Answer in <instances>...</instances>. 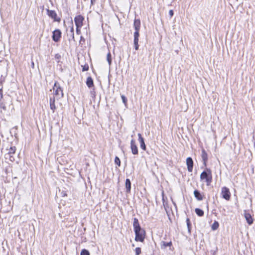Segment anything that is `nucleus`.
<instances>
[{
  "instance_id": "nucleus-12",
  "label": "nucleus",
  "mask_w": 255,
  "mask_h": 255,
  "mask_svg": "<svg viewBox=\"0 0 255 255\" xmlns=\"http://www.w3.org/2000/svg\"><path fill=\"white\" fill-rule=\"evenodd\" d=\"M138 140L140 143V147L144 150L146 149V145L145 144L144 139L141 136V134L140 133H138Z\"/></svg>"
},
{
  "instance_id": "nucleus-6",
  "label": "nucleus",
  "mask_w": 255,
  "mask_h": 255,
  "mask_svg": "<svg viewBox=\"0 0 255 255\" xmlns=\"http://www.w3.org/2000/svg\"><path fill=\"white\" fill-rule=\"evenodd\" d=\"M222 197L223 198L227 200H229L230 199V192L229 189L226 187H224L222 189Z\"/></svg>"
},
{
  "instance_id": "nucleus-4",
  "label": "nucleus",
  "mask_w": 255,
  "mask_h": 255,
  "mask_svg": "<svg viewBox=\"0 0 255 255\" xmlns=\"http://www.w3.org/2000/svg\"><path fill=\"white\" fill-rule=\"evenodd\" d=\"M6 150H7V153L5 154V158L6 159L8 158L11 161H13L15 159L12 156V154H14L15 153V146H11L9 148H7Z\"/></svg>"
},
{
  "instance_id": "nucleus-21",
  "label": "nucleus",
  "mask_w": 255,
  "mask_h": 255,
  "mask_svg": "<svg viewBox=\"0 0 255 255\" xmlns=\"http://www.w3.org/2000/svg\"><path fill=\"white\" fill-rule=\"evenodd\" d=\"M69 34H70L71 37H72V38L74 40V27H73V24L72 22L71 23V26L70 28Z\"/></svg>"
},
{
  "instance_id": "nucleus-15",
  "label": "nucleus",
  "mask_w": 255,
  "mask_h": 255,
  "mask_svg": "<svg viewBox=\"0 0 255 255\" xmlns=\"http://www.w3.org/2000/svg\"><path fill=\"white\" fill-rule=\"evenodd\" d=\"M47 12H48V15L50 17H51L52 18L54 19V20L55 21H58V20L56 19V17L57 16V14L55 11L47 9Z\"/></svg>"
},
{
  "instance_id": "nucleus-2",
  "label": "nucleus",
  "mask_w": 255,
  "mask_h": 255,
  "mask_svg": "<svg viewBox=\"0 0 255 255\" xmlns=\"http://www.w3.org/2000/svg\"><path fill=\"white\" fill-rule=\"evenodd\" d=\"M201 180H205L207 185H209L212 182V173L210 169H207L206 171L202 172L200 175Z\"/></svg>"
},
{
  "instance_id": "nucleus-35",
  "label": "nucleus",
  "mask_w": 255,
  "mask_h": 255,
  "mask_svg": "<svg viewBox=\"0 0 255 255\" xmlns=\"http://www.w3.org/2000/svg\"><path fill=\"white\" fill-rule=\"evenodd\" d=\"M2 98V89H0V101L1 100Z\"/></svg>"
},
{
  "instance_id": "nucleus-39",
  "label": "nucleus",
  "mask_w": 255,
  "mask_h": 255,
  "mask_svg": "<svg viewBox=\"0 0 255 255\" xmlns=\"http://www.w3.org/2000/svg\"><path fill=\"white\" fill-rule=\"evenodd\" d=\"M32 66L33 67H34V63H33V62H32Z\"/></svg>"
},
{
  "instance_id": "nucleus-37",
  "label": "nucleus",
  "mask_w": 255,
  "mask_h": 255,
  "mask_svg": "<svg viewBox=\"0 0 255 255\" xmlns=\"http://www.w3.org/2000/svg\"><path fill=\"white\" fill-rule=\"evenodd\" d=\"M80 28H78L77 27H76V32L78 34H79L81 32Z\"/></svg>"
},
{
  "instance_id": "nucleus-22",
  "label": "nucleus",
  "mask_w": 255,
  "mask_h": 255,
  "mask_svg": "<svg viewBox=\"0 0 255 255\" xmlns=\"http://www.w3.org/2000/svg\"><path fill=\"white\" fill-rule=\"evenodd\" d=\"M219 224L217 221H215L212 225V229L213 230H217L219 227Z\"/></svg>"
},
{
  "instance_id": "nucleus-34",
  "label": "nucleus",
  "mask_w": 255,
  "mask_h": 255,
  "mask_svg": "<svg viewBox=\"0 0 255 255\" xmlns=\"http://www.w3.org/2000/svg\"><path fill=\"white\" fill-rule=\"evenodd\" d=\"M173 10H170L169 11V14L170 16V17H171L173 15Z\"/></svg>"
},
{
  "instance_id": "nucleus-18",
  "label": "nucleus",
  "mask_w": 255,
  "mask_h": 255,
  "mask_svg": "<svg viewBox=\"0 0 255 255\" xmlns=\"http://www.w3.org/2000/svg\"><path fill=\"white\" fill-rule=\"evenodd\" d=\"M171 245H172V242L171 241L169 242H168V243H166L164 241H162L161 242V244H160L161 248L162 249H164L167 247H170V246H171Z\"/></svg>"
},
{
  "instance_id": "nucleus-19",
  "label": "nucleus",
  "mask_w": 255,
  "mask_h": 255,
  "mask_svg": "<svg viewBox=\"0 0 255 255\" xmlns=\"http://www.w3.org/2000/svg\"><path fill=\"white\" fill-rule=\"evenodd\" d=\"M86 84L89 88L94 86L93 80L91 77H88L86 80Z\"/></svg>"
},
{
  "instance_id": "nucleus-13",
  "label": "nucleus",
  "mask_w": 255,
  "mask_h": 255,
  "mask_svg": "<svg viewBox=\"0 0 255 255\" xmlns=\"http://www.w3.org/2000/svg\"><path fill=\"white\" fill-rule=\"evenodd\" d=\"M194 195L195 197L198 201H201L203 199V196L201 195L200 192L197 190H195L194 191Z\"/></svg>"
},
{
  "instance_id": "nucleus-32",
  "label": "nucleus",
  "mask_w": 255,
  "mask_h": 255,
  "mask_svg": "<svg viewBox=\"0 0 255 255\" xmlns=\"http://www.w3.org/2000/svg\"><path fill=\"white\" fill-rule=\"evenodd\" d=\"M0 108L4 110H6V107L5 104L3 103H0Z\"/></svg>"
},
{
  "instance_id": "nucleus-7",
  "label": "nucleus",
  "mask_w": 255,
  "mask_h": 255,
  "mask_svg": "<svg viewBox=\"0 0 255 255\" xmlns=\"http://www.w3.org/2000/svg\"><path fill=\"white\" fill-rule=\"evenodd\" d=\"M61 37V32L59 29H56L53 32L52 39L55 42H58Z\"/></svg>"
},
{
  "instance_id": "nucleus-9",
  "label": "nucleus",
  "mask_w": 255,
  "mask_h": 255,
  "mask_svg": "<svg viewBox=\"0 0 255 255\" xmlns=\"http://www.w3.org/2000/svg\"><path fill=\"white\" fill-rule=\"evenodd\" d=\"M186 164L188 171L190 172H192L193 170V161L191 157H189L186 159Z\"/></svg>"
},
{
  "instance_id": "nucleus-10",
  "label": "nucleus",
  "mask_w": 255,
  "mask_h": 255,
  "mask_svg": "<svg viewBox=\"0 0 255 255\" xmlns=\"http://www.w3.org/2000/svg\"><path fill=\"white\" fill-rule=\"evenodd\" d=\"M130 148L131 150V152L133 154H138V149L137 147L135 144V140L134 139H131L130 141Z\"/></svg>"
},
{
  "instance_id": "nucleus-23",
  "label": "nucleus",
  "mask_w": 255,
  "mask_h": 255,
  "mask_svg": "<svg viewBox=\"0 0 255 255\" xmlns=\"http://www.w3.org/2000/svg\"><path fill=\"white\" fill-rule=\"evenodd\" d=\"M107 60L110 66L112 63V56L110 52H109L107 55Z\"/></svg>"
},
{
  "instance_id": "nucleus-28",
  "label": "nucleus",
  "mask_w": 255,
  "mask_h": 255,
  "mask_svg": "<svg viewBox=\"0 0 255 255\" xmlns=\"http://www.w3.org/2000/svg\"><path fill=\"white\" fill-rule=\"evenodd\" d=\"M55 58L57 60V62H59V60L61 59L60 54L57 53L55 55Z\"/></svg>"
},
{
  "instance_id": "nucleus-30",
  "label": "nucleus",
  "mask_w": 255,
  "mask_h": 255,
  "mask_svg": "<svg viewBox=\"0 0 255 255\" xmlns=\"http://www.w3.org/2000/svg\"><path fill=\"white\" fill-rule=\"evenodd\" d=\"M121 98H122V99L123 102L125 105H126L127 102V98H126L124 95H122V96H121Z\"/></svg>"
},
{
  "instance_id": "nucleus-1",
  "label": "nucleus",
  "mask_w": 255,
  "mask_h": 255,
  "mask_svg": "<svg viewBox=\"0 0 255 255\" xmlns=\"http://www.w3.org/2000/svg\"><path fill=\"white\" fill-rule=\"evenodd\" d=\"M133 227L135 235V240L136 242H143L145 236V232L140 227L137 218L133 219Z\"/></svg>"
},
{
  "instance_id": "nucleus-24",
  "label": "nucleus",
  "mask_w": 255,
  "mask_h": 255,
  "mask_svg": "<svg viewBox=\"0 0 255 255\" xmlns=\"http://www.w3.org/2000/svg\"><path fill=\"white\" fill-rule=\"evenodd\" d=\"M80 255H90V253L88 250L83 249L81 252Z\"/></svg>"
},
{
  "instance_id": "nucleus-27",
  "label": "nucleus",
  "mask_w": 255,
  "mask_h": 255,
  "mask_svg": "<svg viewBox=\"0 0 255 255\" xmlns=\"http://www.w3.org/2000/svg\"><path fill=\"white\" fill-rule=\"evenodd\" d=\"M135 255H139L141 253V249L137 247L135 249Z\"/></svg>"
},
{
  "instance_id": "nucleus-17",
  "label": "nucleus",
  "mask_w": 255,
  "mask_h": 255,
  "mask_svg": "<svg viewBox=\"0 0 255 255\" xmlns=\"http://www.w3.org/2000/svg\"><path fill=\"white\" fill-rule=\"evenodd\" d=\"M126 192L127 193H129L130 192L131 182L129 179H127L126 180Z\"/></svg>"
},
{
  "instance_id": "nucleus-33",
  "label": "nucleus",
  "mask_w": 255,
  "mask_h": 255,
  "mask_svg": "<svg viewBox=\"0 0 255 255\" xmlns=\"http://www.w3.org/2000/svg\"><path fill=\"white\" fill-rule=\"evenodd\" d=\"M134 45V48L136 50L138 49L139 45L138 43H133Z\"/></svg>"
},
{
  "instance_id": "nucleus-36",
  "label": "nucleus",
  "mask_w": 255,
  "mask_h": 255,
  "mask_svg": "<svg viewBox=\"0 0 255 255\" xmlns=\"http://www.w3.org/2000/svg\"><path fill=\"white\" fill-rule=\"evenodd\" d=\"M138 38H134L133 43H138Z\"/></svg>"
},
{
  "instance_id": "nucleus-14",
  "label": "nucleus",
  "mask_w": 255,
  "mask_h": 255,
  "mask_svg": "<svg viewBox=\"0 0 255 255\" xmlns=\"http://www.w3.org/2000/svg\"><path fill=\"white\" fill-rule=\"evenodd\" d=\"M133 26L135 30H139L140 28V21L138 19H135L134 20Z\"/></svg>"
},
{
  "instance_id": "nucleus-8",
  "label": "nucleus",
  "mask_w": 255,
  "mask_h": 255,
  "mask_svg": "<svg viewBox=\"0 0 255 255\" xmlns=\"http://www.w3.org/2000/svg\"><path fill=\"white\" fill-rule=\"evenodd\" d=\"M56 99H55V97L54 96H50V99H49V104H50V109L52 111L53 113H54L55 110L56 109V107L55 104V100Z\"/></svg>"
},
{
  "instance_id": "nucleus-3",
  "label": "nucleus",
  "mask_w": 255,
  "mask_h": 255,
  "mask_svg": "<svg viewBox=\"0 0 255 255\" xmlns=\"http://www.w3.org/2000/svg\"><path fill=\"white\" fill-rule=\"evenodd\" d=\"M53 89V93L51 96H54L57 100L63 97V90L59 86L57 85L56 83H55Z\"/></svg>"
},
{
  "instance_id": "nucleus-25",
  "label": "nucleus",
  "mask_w": 255,
  "mask_h": 255,
  "mask_svg": "<svg viewBox=\"0 0 255 255\" xmlns=\"http://www.w3.org/2000/svg\"><path fill=\"white\" fill-rule=\"evenodd\" d=\"M115 163L119 167L121 166V161L120 158L116 156L115 158Z\"/></svg>"
},
{
  "instance_id": "nucleus-11",
  "label": "nucleus",
  "mask_w": 255,
  "mask_h": 255,
  "mask_svg": "<svg viewBox=\"0 0 255 255\" xmlns=\"http://www.w3.org/2000/svg\"><path fill=\"white\" fill-rule=\"evenodd\" d=\"M244 216L247 223L250 225H252L253 223V219L250 214L247 213L246 211L244 212Z\"/></svg>"
},
{
  "instance_id": "nucleus-38",
  "label": "nucleus",
  "mask_w": 255,
  "mask_h": 255,
  "mask_svg": "<svg viewBox=\"0 0 255 255\" xmlns=\"http://www.w3.org/2000/svg\"><path fill=\"white\" fill-rule=\"evenodd\" d=\"M95 1V0H91V4H93Z\"/></svg>"
},
{
  "instance_id": "nucleus-26",
  "label": "nucleus",
  "mask_w": 255,
  "mask_h": 255,
  "mask_svg": "<svg viewBox=\"0 0 255 255\" xmlns=\"http://www.w3.org/2000/svg\"><path fill=\"white\" fill-rule=\"evenodd\" d=\"M186 223L188 227V232L190 233L191 232V224L190 222V220L188 218L186 219Z\"/></svg>"
},
{
  "instance_id": "nucleus-16",
  "label": "nucleus",
  "mask_w": 255,
  "mask_h": 255,
  "mask_svg": "<svg viewBox=\"0 0 255 255\" xmlns=\"http://www.w3.org/2000/svg\"><path fill=\"white\" fill-rule=\"evenodd\" d=\"M201 157L204 162V164H206V162L208 160V155L206 152L205 151V149H204L202 150Z\"/></svg>"
},
{
  "instance_id": "nucleus-31",
  "label": "nucleus",
  "mask_w": 255,
  "mask_h": 255,
  "mask_svg": "<svg viewBox=\"0 0 255 255\" xmlns=\"http://www.w3.org/2000/svg\"><path fill=\"white\" fill-rule=\"evenodd\" d=\"M89 69V66L88 65L86 64V65H85L84 66H83V71H87Z\"/></svg>"
},
{
  "instance_id": "nucleus-5",
  "label": "nucleus",
  "mask_w": 255,
  "mask_h": 255,
  "mask_svg": "<svg viewBox=\"0 0 255 255\" xmlns=\"http://www.w3.org/2000/svg\"><path fill=\"white\" fill-rule=\"evenodd\" d=\"M84 18L81 15H78L74 18V21L76 27L81 28L83 26V22Z\"/></svg>"
},
{
  "instance_id": "nucleus-20",
  "label": "nucleus",
  "mask_w": 255,
  "mask_h": 255,
  "mask_svg": "<svg viewBox=\"0 0 255 255\" xmlns=\"http://www.w3.org/2000/svg\"><path fill=\"white\" fill-rule=\"evenodd\" d=\"M195 212L196 214L199 217H202L204 215V211L199 208H196Z\"/></svg>"
},
{
  "instance_id": "nucleus-29",
  "label": "nucleus",
  "mask_w": 255,
  "mask_h": 255,
  "mask_svg": "<svg viewBox=\"0 0 255 255\" xmlns=\"http://www.w3.org/2000/svg\"><path fill=\"white\" fill-rule=\"evenodd\" d=\"M135 30V31L134 32V38L139 37V30Z\"/></svg>"
}]
</instances>
